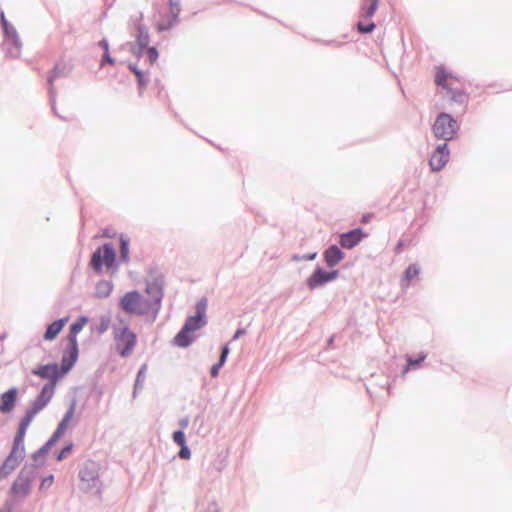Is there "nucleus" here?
<instances>
[{"label":"nucleus","mask_w":512,"mask_h":512,"mask_svg":"<svg viewBox=\"0 0 512 512\" xmlns=\"http://www.w3.org/2000/svg\"><path fill=\"white\" fill-rule=\"evenodd\" d=\"M435 84L446 92V96L459 104H466L468 96L463 90L459 77L448 72L444 67L435 68Z\"/></svg>","instance_id":"f257e3e1"},{"label":"nucleus","mask_w":512,"mask_h":512,"mask_svg":"<svg viewBox=\"0 0 512 512\" xmlns=\"http://www.w3.org/2000/svg\"><path fill=\"white\" fill-rule=\"evenodd\" d=\"M119 305L123 311L133 315H145L153 311V303L144 298L137 291H130L123 295Z\"/></svg>","instance_id":"f03ea898"},{"label":"nucleus","mask_w":512,"mask_h":512,"mask_svg":"<svg viewBox=\"0 0 512 512\" xmlns=\"http://www.w3.org/2000/svg\"><path fill=\"white\" fill-rule=\"evenodd\" d=\"M458 123L447 113H440L433 125L434 135L443 140H451L458 131Z\"/></svg>","instance_id":"7ed1b4c3"},{"label":"nucleus","mask_w":512,"mask_h":512,"mask_svg":"<svg viewBox=\"0 0 512 512\" xmlns=\"http://www.w3.org/2000/svg\"><path fill=\"white\" fill-rule=\"evenodd\" d=\"M115 257L114 247L111 244H104L93 253L91 266L97 272H100L102 268H106L107 270L112 269L114 267Z\"/></svg>","instance_id":"20e7f679"},{"label":"nucleus","mask_w":512,"mask_h":512,"mask_svg":"<svg viewBox=\"0 0 512 512\" xmlns=\"http://www.w3.org/2000/svg\"><path fill=\"white\" fill-rule=\"evenodd\" d=\"M54 391V383H47L44 385L31 407L26 411L22 420L31 423L34 417L50 402L54 395Z\"/></svg>","instance_id":"39448f33"},{"label":"nucleus","mask_w":512,"mask_h":512,"mask_svg":"<svg viewBox=\"0 0 512 512\" xmlns=\"http://www.w3.org/2000/svg\"><path fill=\"white\" fill-rule=\"evenodd\" d=\"M116 348L122 357L130 355L136 345L137 338L134 332L128 327L122 328L115 333Z\"/></svg>","instance_id":"423d86ee"},{"label":"nucleus","mask_w":512,"mask_h":512,"mask_svg":"<svg viewBox=\"0 0 512 512\" xmlns=\"http://www.w3.org/2000/svg\"><path fill=\"white\" fill-rule=\"evenodd\" d=\"M100 465L93 461H86L79 471V478L86 489H92L98 486Z\"/></svg>","instance_id":"0eeeda50"},{"label":"nucleus","mask_w":512,"mask_h":512,"mask_svg":"<svg viewBox=\"0 0 512 512\" xmlns=\"http://www.w3.org/2000/svg\"><path fill=\"white\" fill-rule=\"evenodd\" d=\"M32 373L43 379H49V383H54V388L56 387V383L59 378L65 374L62 373V369H60L57 364L40 365L34 369Z\"/></svg>","instance_id":"6e6552de"},{"label":"nucleus","mask_w":512,"mask_h":512,"mask_svg":"<svg viewBox=\"0 0 512 512\" xmlns=\"http://www.w3.org/2000/svg\"><path fill=\"white\" fill-rule=\"evenodd\" d=\"M30 423L21 419L18 432L14 438L13 448L9 456L21 460L24 455V438Z\"/></svg>","instance_id":"1a4fd4ad"},{"label":"nucleus","mask_w":512,"mask_h":512,"mask_svg":"<svg viewBox=\"0 0 512 512\" xmlns=\"http://www.w3.org/2000/svg\"><path fill=\"white\" fill-rule=\"evenodd\" d=\"M205 310H206V302L201 301L196 306V315L188 317L185 321L183 328L188 330L190 333L200 329L205 324Z\"/></svg>","instance_id":"9d476101"},{"label":"nucleus","mask_w":512,"mask_h":512,"mask_svg":"<svg viewBox=\"0 0 512 512\" xmlns=\"http://www.w3.org/2000/svg\"><path fill=\"white\" fill-rule=\"evenodd\" d=\"M338 271L327 272L321 268L316 269L307 279V285L310 289H315L329 281L336 279Z\"/></svg>","instance_id":"9b49d317"},{"label":"nucleus","mask_w":512,"mask_h":512,"mask_svg":"<svg viewBox=\"0 0 512 512\" xmlns=\"http://www.w3.org/2000/svg\"><path fill=\"white\" fill-rule=\"evenodd\" d=\"M449 154L447 144L439 145L429 161L432 171H440L447 164Z\"/></svg>","instance_id":"f8f14e48"},{"label":"nucleus","mask_w":512,"mask_h":512,"mask_svg":"<svg viewBox=\"0 0 512 512\" xmlns=\"http://www.w3.org/2000/svg\"><path fill=\"white\" fill-rule=\"evenodd\" d=\"M365 234L360 228H356L348 233H344L340 236V245L345 249H351L355 247L363 238Z\"/></svg>","instance_id":"ddd939ff"},{"label":"nucleus","mask_w":512,"mask_h":512,"mask_svg":"<svg viewBox=\"0 0 512 512\" xmlns=\"http://www.w3.org/2000/svg\"><path fill=\"white\" fill-rule=\"evenodd\" d=\"M31 486V479L28 474L21 472L17 479L14 481L12 485V492L18 496H25L29 493Z\"/></svg>","instance_id":"4468645a"},{"label":"nucleus","mask_w":512,"mask_h":512,"mask_svg":"<svg viewBox=\"0 0 512 512\" xmlns=\"http://www.w3.org/2000/svg\"><path fill=\"white\" fill-rule=\"evenodd\" d=\"M78 357V343L70 344L68 349L64 352L61 362L62 373H67L74 363L76 362Z\"/></svg>","instance_id":"2eb2a0df"},{"label":"nucleus","mask_w":512,"mask_h":512,"mask_svg":"<svg viewBox=\"0 0 512 512\" xmlns=\"http://www.w3.org/2000/svg\"><path fill=\"white\" fill-rule=\"evenodd\" d=\"M18 391L11 388L0 396V412L9 413L14 409L17 401Z\"/></svg>","instance_id":"dca6fc26"},{"label":"nucleus","mask_w":512,"mask_h":512,"mask_svg":"<svg viewBox=\"0 0 512 512\" xmlns=\"http://www.w3.org/2000/svg\"><path fill=\"white\" fill-rule=\"evenodd\" d=\"M146 293L151 297L149 301L153 303V312H157L161 305L163 297L162 285L158 282L150 283L146 286Z\"/></svg>","instance_id":"f3484780"},{"label":"nucleus","mask_w":512,"mask_h":512,"mask_svg":"<svg viewBox=\"0 0 512 512\" xmlns=\"http://www.w3.org/2000/svg\"><path fill=\"white\" fill-rule=\"evenodd\" d=\"M71 70L72 65L70 62L63 59L59 60L48 76V83L52 85L57 78L67 76Z\"/></svg>","instance_id":"a211bd4d"},{"label":"nucleus","mask_w":512,"mask_h":512,"mask_svg":"<svg viewBox=\"0 0 512 512\" xmlns=\"http://www.w3.org/2000/svg\"><path fill=\"white\" fill-rule=\"evenodd\" d=\"M169 6L171 19L167 22H159L157 25L159 31L169 29L177 21L178 15L181 11L180 0H169Z\"/></svg>","instance_id":"6ab92c4d"},{"label":"nucleus","mask_w":512,"mask_h":512,"mask_svg":"<svg viewBox=\"0 0 512 512\" xmlns=\"http://www.w3.org/2000/svg\"><path fill=\"white\" fill-rule=\"evenodd\" d=\"M69 321V317H64L62 319L56 320L52 322L46 329V332L43 335L44 340L52 341L54 340L59 333L62 331L63 327Z\"/></svg>","instance_id":"aec40b11"},{"label":"nucleus","mask_w":512,"mask_h":512,"mask_svg":"<svg viewBox=\"0 0 512 512\" xmlns=\"http://www.w3.org/2000/svg\"><path fill=\"white\" fill-rule=\"evenodd\" d=\"M344 258V253L336 246H330L324 253V259L329 267L336 266Z\"/></svg>","instance_id":"412c9836"},{"label":"nucleus","mask_w":512,"mask_h":512,"mask_svg":"<svg viewBox=\"0 0 512 512\" xmlns=\"http://www.w3.org/2000/svg\"><path fill=\"white\" fill-rule=\"evenodd\" d=\"M1 21H2V24H3V28H4V31H5V34H6L7 38H8V41L12 45H14L15 48L19 51V49L21 47V42H20V39L18 37L16 29L7 22V20L5 19V16H4L3 13L1 14Z\"/></svg>","instance_id":"4be33fe9"},{"label":"nucleus","mask_w":512,"mask_h":512,"mask_svg":"<svg viewBox=\"0 0 512 512\" xmlns=\"http://www.w3.org/2000/svg\"><path fill=\"white\" fill-rule=\"evenodd\" d=\"M379 0H364L359 11V18L370 19L375 14Z\"/></svg>","instance_id":"5701e85b"},{"label":"nucleus","mask_w":512,"mask_h":512,"mask_svg":"<svg viewBox=\"0 0 512 512\" xmlns=\"http://www.w3.org/2000/svg\"><path fill=\"white\" fill-rule=\"evenodd\" d=\"M87 318L82 316L80 317L75 323H73L70 327V332H69V335H68V342L70 344H75L77 343V334L83 329V327L85 326V324L87 323Z\"/></svg>","instance_id":"b1692460"},{"label":"nucleus","mask_w":512,"mask_h":512,"mask_svg":"<svg viewBox=\"0 0 512 512\" xmlns=\"http://www.w3.org/2000/svg\"><path fill=\"white\" fill-rule=\"evenodd\" d=\"M193 341V336L188 330L182 327V329L176 334L173 339V342L178 347H187Z\"/></svg>","instance_id":"393cba45"},{"label":"nucleus","mask_w":512,"mask_h":512,"mask_svg":"<svg viewBox=\"0 0 512 512\" xmlns=\"http://www.w3.org/2000/svg\"><path fill=\"white\" fill-rule=\"evenodd\" d=\"M73 416H74V406L72 405L70 407V409L66 412V414L63 417V419L61 420V422L59 423V425L56 429V432L54 434V437H59L65 432V430L67 429Z\"/></svg>","instance_id":"a878e982"},{"label":"nucleus","mask_w":512,"mask_h":512,"mask_svg":"<svg viewBox=\"0 0 512 512\" xmlns=\"http://www.w3.org/2000/svg\"><path fill=\"white\" fill-rule=\"evenodd\" d=\"M18 464L19 460H17V458L8 456L4 464L0 468V478L6 477L11 471H13L16 468Z\"/></svg>","instance_id":"bb28decb"},{"label":"nucleus","mask_w":512,"mask_h":512,"mask_svg":"<svg viewBox=\"0 0 512 512\" xmlns=\"http://www.w3.org/2000/svg\"><path fill=\"white\" fill-rule=\"evenodd\" d=\"M113 285L108 281H101L96 286L95 294L98 298H105L112 292Z\"/></svg>","instance_id":"cd10ccee"},{"label":"nucleus","mask_w":512,"mask_h":512,"mask_svg":"<svg viewBox=\"0 0 512 512\" xmlns=\"http://www.w3.org/2000/svg\"><path fill=\"white\" fill-rule=\"evenodd\" d=\"M137 31H138L137 43H138V45L141 48H144L149 43V33H148V30L145 27H143L142 25L139 24L137 26Z\"/></svg>","instance_id":"c85d7f7f"},{"label":"nucleus","mask_w":512,"mask_h":512,"mask_svg":"<svg viewBox=\"0 0 512 512\" xmlns=\"http://www.w3.org/2000/svg\"><path fill=\"white\" fill-rule=\"evenodd\" d=\"M228 354H229V348L227 346H225L222 349V353L220 355L219 362L217 364L213 365L211 368V376L212 377H216L218 375V371H219L220 367L223 366V364L225 363Z\"/></svg>","instance_id":"c756f323"},{"label":"nucleus","mask_w":512,"mask_h":512,"mask_svg":"<svg viewBox=\"0 0 512 512\" xmlns=\"http://www.w3.org/2000/svg\"><path fill=\"white\" fill-rule=\"evenodd\" d=\"M368 19H361L357 24V29L360 33H370L375 29V24L372 21H367Z\"/></svg>","instance_id":"7c9ffc66"},{"label":"nucleus","mask_w":512,"mask_h":512,"mask_svg":"<svg viewBox=\"0 0 512 512\" xmlns=\"http://www.w3.org/2000/svg\"><path fill=\"white\" fill-rule=\"evenodd\" d=\"M129 68L137 77L139 86L143 88L145 85L144 74L135 65H130Z\"/></svg>","instance_id":"2f4dec72"},{"label":"nucleus","mask_w":512,"mask_h":512,"mask_svg":"<svg viewBox=\"0 0 512 512\" xmlns=\"http://www.w3.org/2000/svg\"><path fill=\"white\" fill-rule=\"evenodd\" d=\"M418 274L419 269L415 265H410L405 272V276L408 281H411L412 279L416 278Z\"/></svg>","instance_id":"473e14b6"},{"label":"nucleus","mask_w":512,"mask_h":512,"mask_svg":"<svg viewBox=\"0 0 512 512\" xmlns=\"http://www.w3.org/2000/svg\"><path fill=\"white\" fill-rule=\"evenodd\" d=\"M120 243H121V257L123 258L124 261H127L128 260V252H129L128 241L126 239H124L123 237H121Z\"/></svg>","instance_id":"72a5a7b5"},{"label":"nucleus","mask_w":512,"mask_h":512,"mask_svg":"<svg viewBox=\"0 0 512 512\" xmlns=\"http://www.w3.org/2000/svg\"><path fill=\"white\" fill-rule=\"evenodd\" d=\"M173 440L179 446H183V445L186 444V442H185V435H184V433L182 431H175L173 433Z\"/></svg>","instance_id":"f704fd0d"},{"label":"nucleus","mask_w":512,"mask_h":512,"mask_svg":"<svg viewBox=\"0 0 512 512\" xmlns=\"http://www.w3.org/2000/svg\"><path fill=\"white\" fill-rule=\"evenodd\" d=\"M148 58L150 61V64H154L158 58V52L154 47H150L147 50Z\"/></svg>","instance_id":"c9c22d12"},{"label":"nucleus","mask_w":512,"mask_h":512,"mask_svg":"<svg viewBox=\"0 0 512 512\" xmlns=\"http://www.w3.org/2000/svg\"><path fill=\"white\" fill-rule=\"evenodd\" d=\"M425 356H421L419 357L418 359H412V358H408V366L406 368V370H409L410 368H414L416 367L417 365H419L423 360H424Z\"/></svg>","instance_id":"e433bc0d"},{"label":"nucleus","mask_w":512,"mask_h":512,"mask_svg":"<svg viewBox=\"0 0 512 512\" xmlns=\"http://www.w3.org/2000/svg\"><path fill=\"white\" fill-rule=\"evenodd\" d=\"M181 449L179 451V456L180 458L182 459H189L190 458V450L188 449V447L185 445L183 446H180Z\"/></svg>","instance_id":"4c0bfd02"},{"label":"nucleus","mask_w":512,"mask_h":512,"mask_svg":"<svg viewBox=\"0 0 512 512\" xmlns=\"http://www.w3.org/2000/svg\"><path fill=\"white\" fill-rule=\"evenodd\" d=\"M71 449H72V445H71V444H70V445H68V446H66V447H64V448L60 451V453L58 454V456H57V460H58V461H61L62 459H64V458L66 457V455L70 453Z\"/></svg>","instance_id":"58836bf2"},{"label":"nucleus","mask_w":512,"mask_h":512,"mask_svg":"<svg viewBox=\"0 0 512 512\" xmlns=\"http://www.w3.org/2000/svg\"><path fill=\"white\" fill-rule=\"evenodd\" d=\"M53 479H54V478H53V476H52V475H50V476H48V477L44 478V479L42 480V483H41V485H40V488H41V489H45V488L50 487V486L52 485V483H53Z\"/></svg>","instance_id":"ea45409f"},{"label":"nucleus","mask_w":512,"mask_h":512,"mask_svg":"<svg viewBox=\"0 0 512 512\" xmlns=\"http://www.w3.org/2000/svg\"><path fill=\"white\" fill-rule=\"evenodd\" d=\"M109 323H110L109 319L103 318L99 331L100 332L106 331L108 329V327H109Z\"/></svg>","instance_id":"a19ab883"},{"label":"nucleus","mask_w":512,"mask_h":512,"mask_svg":"<svg viewBox=\"0 0 512 512\" xmlns=\"http://www.w3.org/2000/svg\"><path fill=\"white\" fill-rule=\"evenodd\" d=\"M105 62H106V63H109V64H111V65H112V64H114V60L110 57V55H109V52H108V51H106V52H105L104 57H103V61H102V63H105Z\"/></svg>","instance_id":"79ce46f5"},{"label":"nucleus","mask_w":512,"mask_h":512,"mask_svg":"<svg viewBox=\"0 0 512 512\" xmlns=\"http://www.w3.org/2000/svg\"><path fill=\"white\" fill-rule=\"evenodd\" d=\"M246 333V331L244 329H238L234 336H233V339L236 340L238 339L240 336L244 335Z\"/></svg>","instance_id":"37998d69"},{"label":"nucleus","mask_w":512,"mask_h":512,"mask_svg":"<svg viewBox=\"0 0 512 512\" xmlns=\"http://www.w3.org/2000/svg\"><path fill=\"white\" fill-rule=\"evenodd\" d=\"M99 44L104 48L105 52L108 51V43L105 40L101 41Z\"/></svg>","instance_id":"c03bdc74"},{"label":"nucleus","mask_w":512,"mask_h":512,"mask_svg":"<svg viewBox=\"0 0 512 512\" xmlns=\"http://www.w3.org/2000/svg\"><path fill=\"white\" fill-rule=\"evenodd\" d=\"M316 254H312L310 256H307V257H303V259H307V260H313L315 258Z\"/></svg>","instance_id":"a18cd8bd"},{"label":"nucleus","mask_w":512,"mask_h":512,"mask_svg":"<svg viewBox=\"0 0 512 512\" xmlns=\"http://www.w3.org/2000/svg\"><path fill=\"white\" fill-rule=\"evenodd\" d=\"M368 221H370V216L369 215L363 216V222H368Z\"/></svg>","instance_id":"49530a36"},{"label":"nucleus","mask_w":512,"mask_h":512,"mask_svg":"<svg viewBox=\"0 0 512 512\" xmlns=\"http://www.w3.org/2000/svg\"><path fill=\"white\" fill-rule=\"evenodd\" d=\"M182 425H183V426H186V425H187V421L182 422Z\"/></svg>","instance_id":"de8ad7c7"}]
</instances>
